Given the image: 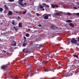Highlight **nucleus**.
Here are the masks:
<instances>
[{"instance_id":"obj_34","label":"nucleus","mask_w":79,"mask_h":79,"mask_svg":"<svg viewBox=\"0 0 79 79\" xmlns=\"http://www.w3.org/2000/svg\"><path fill=\"white\" fill-rule=\"evenodd\" d=\"M15 0H9V2H14Z\"/></svg>"},{"instance_id":"obj_6","label":"nucleus","mask_w":79,"mask_h":79,"mask_svg":"<svg viewBox=\"0 0 79 79\" xmlns=\"http://www.w3.org/2000/svg\"><path fill=\"white\" fill-rule=\"evenodd\" d=\"M35 46L34 47H35V48H37V49L38 48V49H39L40 47H42V45H39L36 44H35Z\"/></svg>"},{"instance_id":"obj_2","label":"nucleus","mask_w":79,"mask_h":79,"mask_svg":"<svg viewBox=\"0 0 79 79\" xmlns=\"http://www.w3.org/2000/svg\"><path fill=\"white\" fill-rule=\"evenodd\" d=\"M55 55V54H54L53 52H51V53H49L47 55L45 56V57L47 59H50V58H52L53 56H54Z\"/></svg>"},{"instance_id":"obj_49","label":"nucleus","mask_w":79,"mask_h":79,"mask_svg":"<svg viewBox=\"0 0 79 79\" xmlns=\"http://www.w3.org/2000/svg\"><path fill=\"white\" fill-rule=\"evenodd\" d=\"M77 45H79V44L78 43H77Z\"/></svg>"},{"instance_id":"obj_1","label":"nucleus","mask_w":79,"mask_h":79,"mask_svg":"<svg viewBox=\"0 0 79 79\" xmlns=\"http://www.w3.org/2000/svg\"><path fill=\"white\" fill-rule=\"evenodd\" d=\"M37 72L36 70L32 72H27L25 73V75H24V77L25 78L27 79V77L29 76L30 74H37Z\"/></svg>"},{"instance_id":"obj_53","label":"nucleus","mask_w":79,"mask_h":79,"mask_svg":"<svg viewBox=\"0 0 79 79\" xmlns=\"http://www.w3.org/2000/svg\"><path fill=\"white\" fill-rule=\"evenodd\" d=\"M78 5H79V3H77Z\"/></svg>"},{"instance_id":"obj_23","label":"nucleus","mask_w":79,"mask_h":79,"mask_svg":"<svg viewBox=\"0 0 79 79\" xmlns=\"http://www.w3.org/2000/svg\"><path fill=\"white\" fill-rule=\"evenodd\" d=\"M54 15L55 16H59L60 15V14H58L57 13H55L54 14Z\"/></svg>"},{"instance_id":"obj_16","label":"nucleus","mask_w":79,"mask_h":79,"mask_svg":"<svg viewBox=\"0 0 79 79\" xmlns=\"http://www.w3.org/2000/svg\"><path fill=\"white\" fill-rule=\"evenodd\" d=\"M43 5L45 6H46V7H47V8H49V5H47L46 4L44 3L43 4Z\"/></svg>"},{"instance_id":"obj_58","label":"nucleus","mask_w":79,"mask_h":79,"mask_svg":"<svg viewBox=\"0 0 79 79\" xmlns=\"http://www.w3.org/2000/svg\"><path fill=\"white\" fill-rule=\"evenodd\" d=\"M42 60H41V61H42Z\"/></svg>"},{"instance_id":"obj_36","label":"nucleus","mask_w":79,"mask_h":79,"mask_svg":"<svg viewBox=\"0 0 79 79\" xmlns=\"http://www.w3.org/2000/svg\"><path fill=\"white\" fill-rule=\"evenodd\" d=\"M38 26H39V27H42V25L41 24H39L38 25Z\"/></svg>"},{"instance_id":"obj_13","label":"nucleus","mask_w":79,"mask_h":79,"mask_svg":"<svg viewBox=\"0 0 79 79\" xmlns=\"http://www.w3.org/2000/svg\"><path fill=\"white\" fill-rule=\"evenodd\" d=\"M6 67L5 65H3L1 67V69H3V70H5L6 69Z\"/></svg>"},{"instance_id":"obj_17","label":"nucleus","mask_w":79,"mask_h":79,"mask_svg":"<svg viewBox=\"0 0 79 79\" xmlns=\"http://www.w3.org/2000/svg\"><path fill=\"white\" fill-rule=\"evenodd\" d=\"M19 27H23V26H22V23H19Z\"/></svg>"},{"instance_id":"obj_40","label":"nucleus","mask_w":79,"mask_h":79,"mask_svg":"<svg viewBox=\"0 0 79 79\" xmlns=\"http://www.w3.org/2000/svg\"><path fill=\"white\" fill-rule=\"evenodd\" d=\"M12 24H13V25H15V22H12Z\"/></svg>"},{"instance_id":"obj_63","label":"nucleus","mask_w":79,"mask_h":79,"mask_svg":"<svg viewBox=\"0 0 79 79\" xmlns=\"http://www.w3.org/2000/svg\"><path fill=\"white\" fill-rule=\"evenodd\" d=\"M78 8H79V7H78Z\"/></svg>"},{"instance_id":"obj_26","label":"nucleus","mask_w":79,"mask_h":79,"mask_svg":"<svg viewBox=\"0 0 79 79\" xmlns=\"http://www.w3.org/2000/svg\"><path fill=\"white\" fill-rule=\"evenodd\" d=\"M66 14V15H67V14L68 15H69V16H71V14L70 13L68 12Z\"/></svg>"},{"instance_id":"obj_60","label":"nucleus","mask_w":79,"mask_h":79,"mask_svg":"<svg viewBox=\"0 0 79 79\" xmlns=\"http://www.w3.org/2000/svg\"><path fill=\"white\" fill-rule=\"evenodd\" d=\"M33 5H34V3H33Z\"/></svg>"},{"instance_id":"obj_25","label":"nucleus","mask_w":79,"mask_h":79,"mask_svg":"<svg viewBox=\"0 0 79 79\" xmlns=\"http://www.w3.org/2000/svg\"><path fill=\"white\" fill-rule=\"evenodd\" d=\"M23 14L24 15H25L26 13V9L25 10V11H23Z\"/></svg>"},{"instance_id":"obj_10","label":"nucleus","mask_w":79,"mask_h":79,"mask_svg":"<svg viewBox=\"0 0 79 79\" xmlns=\"http://www.w3.org/2000/svg\"><path fill=\"white\" fill-rule=\"evenodd\" d=\"M43 17H44V19H48V15H44Z\"/></svg>"},{"instance_id":"obj_35","label":"nucleus","mask_w":79,"mask_h":79,"mask_svg":"<svg viewBox=\"0 0 79 79\" xmlns=\"http://www.w3.org/2000/svg\"><path fill=\"white\" fill-rule=\"evenodd\" d=\"M15 79H18V77H17V76H15Z\"/></svg>"},{"instance_id":"obj_18","label":"nucleus","mask_w":79,"mask_h":79,"mask_svg":"<svg viewBox=\"0 0 79 79\" xmlns=\"http://www.w3.org/2000/svg\"><path fill=\"white\" fill-rule=\"evenodd\" d=\"M13 15V13H12V11H9L8 15Z\"/></svg>"},{"instance_id":"obj_12","label":"nucleus","mask_w":79,"mask_h":79,"mask_svg":"<svg viewBox=\"0 0 79 79\" xmlns=\"http://www.w3.org/2000/svg\"><path fill=\"white\" fill-rule=\"evenodd\" d=\"M36 64L38 68H39V67H40V66L42 65V64L41 63H37V64Z\"/></svg>"},{"instance_id":"obj_37","label":"nucleus","mask_w":79,"mask_h":79,"mask_svg":"<svg viewBox=\"0 0 79 79\" xmlns=\"http://www.w3.org/2000/svg\"><path fill=\"white\" fill-rule=\"evenodd\" d=\"M5 8L6 10H8V7H5Z\"/></svg>"},{"instance_id":"obj_15","label":"nucleus","mask_w":79,"mask_h":79,"mask_svg":"<svg viewBox=\"0 0 79 79\" xmlns=\"http://www.w3.org/2000/svg\"><path fill=\"white\" fill-rule=\"evenodd\" d=\"M34 50H32V49H30L29 51H28V53H31V52H34Z\"/></svg>"},{"instance_id":"obj_39","label":"nucleus","mask_w":79,"mask_h":79,"mask_svg":"<svg viewBox=\"0 0 79 79\" xmlns=\"http://www.w3.org/2000/svg\"><path fill=\"white\" fill-rule=\"evenodd\" d=\"M76 14L77 16H79V13H77Z\"/></svg>"},{"instance_id":"obj_4","label":"nucleus","mask_w":79,"mask_h":79,"mask_svg":"<svg viewBox=\"0 0 79 79\" xmlns=\"http://www.w3.org/2000/svg\"><path fill=\"white\" fill-rule=\"evenodd\" d=\"M70 42L71 43L73 44H77V40L74 39V38H73L71 39Z\"/></svg>"},{"instance_id":"obj_22","label":"nucleus","mask_w":79,"mask_h":79,"mask_svg":"<svg viewBox=\"0 0 79 79\" xmlns=\"http://www.w3.org/2000/svg\"><path fill=\"white\" fill-rule=\"evenodd\" d=\"M66 23H71L72 22V21L70 20H66Z\"/></svg>"},{"instance_id":"obj_9","label":"nucleus","mask_w":79,"mask_h":79,"mask_svg":"<svg viewBox=\"0 0 79 79\" xmlns=\"http://www.w3.org/2000/svg\"><path fill=\"white\" fill-rule=\"evenodd\" d=\"M28 43H29V41H27L26 42V41H24L23 44V47H25L26 45H27Z\"/></svg>"},{"instance_id":"obj_46","label":"nucleus","mask_w":79,"mask_h":79,"mask_svg":"<svg viewBox=\"0 0 79 79\" xmlns=\"http://www.w3.org/2000/svg\"><path fill=\"white\" fill-rule=\"evenodd\" d=\"M4 6L5 7V8H6V7H7V6H6V5H4Z\"/></svg>"},{"instance_id":"obj_42","label":"nucleus","mask_w":79,"mask_h":79,"mask_svg":"<svg viewBox=\"0 0 79 79\" xmlns=\"http://www.w3.org/2000/svg\"><path fill=\"white\" fill-rule=\"evenodd\" d=\"M18 19H21V18H20V17L19 16L18 17Z\"/></svg>"},{"instance_id":"obj_54","label":"nucleus","mask_w":79,"mask_h":79,"mask_svg":"<svg viewBox=\"0 0 79 79\" xmlns=\"http://www.w3.org/2000/svg\"><path fill=\"white\" fill-rule=\"evenodd\" d=\"M55 51H53L52 52H55Z\"/></svg>"},{"instance_id":"obj_8","label":"nucleus","mask_w":79,"mask_h":79,"mask_svg":"<svg viewBox=\"0 0 79 79\" xmlns=\"http://www.w3.org/2000/svg\"><path fill=\"white\" fill-rule=\"evenodd\" d=\"M27 66L28 69L29 70H31V66H32V64H27Z\"/></svg>"},{"instance_id":"obj_3","label":"nucleus","mask_w":79,"mask_h":79,"mask_svg":"<svg viewBox=\"0 0 79 79\" xmlns=\"http://www.w3.org/2000/svg\"><path fill=\"white\" fill-rule=\"evenodd\" d=\"M24 0H19L18 1V3L19 5H20L22 7H23V6H24V5H26V3L25 2L23 4L22 3H23V2Z\"/></svg>"},{"instance_id":"obj_20","label":"nucleus","mask_w":79,"mask_h":79,"mask_svg":"<svg viewBox=\"0 0 79 79\" xmlns=\"http://www.w3.org/2000/svg\"><path fill=\"white\" fill-rule=\"evenodd\" d=\"M12 53H8L7 55V56L9 57V56H11L12 55Z\"/></svg>"},{"instance_id":"obj_44","label":"nucleus","mask_w":79,"mask_h":79,"mask_svg":"<svg viewBox=\"0 0 79 79\" xmlns=\"http://www.w3.org/2000/svg\"><path fill=\"white\" fill-rule=\"evenodd\" d=\"M44 10H45V9H44V8L42 9V11H44Z\"/></svg>"},{"instance_id":"obj_45","label":"nucleus","mask_w":79,"mask_h":79,"mask_svg":"<svg viewBox=\"0 0 79 79\" xmlns=\"http://www.w3.org/2000/svg\"><path fill=\"white\" fill-rule=\"evenodd\" d=\"M3 53H6V51H3Z\"/></svg>"},{"instance_id":"obj_62","label":"nucleus","mask_w":79,"mask_h":79,"mask_svg":"<svg viewBox=\"0 0 79 79\" xmlns=\"http://www.w3.org/2000/svg\"><path fill=\"white\" fill-rule=\"evenodd\" d=\"M60 12L61 13V12Z\"/></svg>"},{"instance_id":"obj_27","label":"nucleus","mask_w":79,"mask_h":79,"mask_svg":"<svg viewBox=\"0 0 79 79\" xmlns=\"http://www.w3.org/2000/svg\"><path fill=\"white\" fill-rule=\"evenodd\" d=\"M73 56H74V57H76V58H78V56L77 55H73Z\"/></svg>"},{"instance_id":"obj_52","label":"nucleus","mask_w":79,"mask_h":79,"mask_svg":"<svg viewBox=\"0 0 79 79\" xmlns=\"http://www.w3.org/2000/svg\"><path fill=\"white\" fill-rule=\"evenodd\" d=\"M78 41L79 42V38H78Z\"/></svg>"},{"instance_id":"obj_43","label":"nucleus","mask_w":79,"mask_h":79,"mask_svg":"<svg viewBox=\"0 0 79 79\" xmlns=\"http://www.w3.org/2000/svg\"><path fill=\"white\" fill-rule=\"evenodd\" d=\"M73 8H74V9H75V10L77 9V8H76V7H73Z\"/></svg>"},{"instance_id":"obj_55","label":"nucleus","mask_w":79,"mask_h":79,"mask_svg":"<svg viewBox=\"0 0 79 79\" xmlns=\"http://www.w3.org/2000/svg\"><path fill=\"white\" fill-rule=\"evenodd\" d=\"M30 1H31H31H32V0H30Z\"/></svg>"},{"instance_id":"obj_50","label":"nucleus","mask_w":79,"mask_h":79,"mask_svg":"<svg viewBox=\"0 0 79 79\" xmlns=\"http://www.w3.org/2000/svg\"><path fill=\"white\" fill-rule=\"evenodd\" d=\"M15 13H18V12L15 11Z\"/></svg>"},{"instance_id":"obj_38","label":"nucleus","mask_w":79,"mask_h":79,"mask_svg":"<svg viewBox=\"0 0 79 79\" xmlns=\"http://www.w3.org/2000/svg\"><path fill=\"white\" fill-rule=\"evenodd\" d=\"M36 15L37 16H39V14L38 13H36Z\"/></svg>"},{"instance_id":"obj_24","label":"nucleus","mask_w":79,"mask_h":79,"mask_svg":"<svg viewBox=\"0 0 79 79\" xmlns=\"http://www.w3.org/2000/svg\"><path fill=\"white\" fill-rule=\"evenodd\" d=\"M44 8V7L42 6V5H41L40 6V9H42L43 8Z\"/></svg>"},{"instance_id":"obj_19","label":"nucleus","mask_w":79,"mask_h":79,"mask_svg":"<svg viewBox=\"0 0 79 79\" xmlns=\"http://www.w3.org/2000/svg\"><path fill=\"white\" fill-rule=\"evenodd\" d=\"M57 28H58V27H57V26H53L52 27V29H57Z\"/></svg>"},{"instance_id":"obj_21","label":"nucleus","mask_w":79,"mask_h":79,"mask_svg":"<svg viewBox=\"0 0 79 79\" xmlns=\"http://www.w3.org/2000/svg\"><path fill=\"white\" fill-rule=\"evenodd\" d=\"M63 77H68V73H64V74L63 75Z\"/></svg>"},{"instance_id":"obj_33","label":"nucleus","mask_w":79,"mask_h":79,"mask_svg":"<svg viewBox=\"0 0 79 79\" xmlns=\"http://www.w3.org/2000/svg\"><path fill=\"white\" fill-rule=\"evenodd\" d=\"M23 38H24V39L25 40L24 41L26 42V37H25V36H24L23 37Z\"/></svg>"},{"instance_id":"obj_5","label":"nucleus","mask_w":79,"mask_h":79,"mask_svg":"<svg viewBox=\"0 0 79 79\" xmlns=\"http://www.w3.org/2000/svg\"><path fill=\"white\" fill-rule=\"evenodd\" d=\"M56 69V68H54L52 69H51V68H50L49 69H46L44 70L45 72H48V71H53V70H55Z\"/></svg>"},{"instance_id":"obj_47","label":"nucleus","mask_w":79,"mask_h":79,"mask_svg":"<svg viewBox=\"0 0 79 79\" xmlns=\"http://www.w3.org/2000/svg\"><path fill=\"white\" fill-rule=\"evenodd\" d=\"M2 24H3V23H0L1 25H2Z\"/></svg>"},{"instance_id":"obj_29","label":"nucleus","mask_w":79,"mask_h":79,"mask_svg":"<svg viewBox=\"0 0 79 79\" xmlns=\"http://www.w3.org/2000/svg\"><path fill=\"white\" fill-rule=\"evenodd\" d=\"M46 62H45L44 61H43L42 63V64H41L43 65V66H44V65L45 64V63H46Z\"/></svg>"},{"instance_id":"obj_32","label":"nucleus","mask_w":79,"mask_h":79,"mask_svg":"<svg viewBox=\"0 0 79 79\" xmlns=\"http://www.w3.org/2000/svg\"><path fill=\"white\" fill-rule=\"evenodd\" d=\"M3 11V8H2L1 7L0 8V11Z\"/></svg>"},{"instance_id":"obj_61","label":"nucleus","mask_w":79,"mask_h":79,"mask_svg":"<svg viewBox=\"0 0 79 79\" xmlns=\"http://www.w3.org/2000/svg\"><path fill=\"white\" fill-rule=\"evenodd\" d=\"M0 22H1V21H0Z\"/></svg>"},{"instance_id":"obj_51","label":"nucleus","mask_w":79,"mask_h":79,"mask_svg":"<svg viewBox=\"0 0 79 79\" xmlns=\"http://www.w3.org/2000/svg\"><path fill=\"white\" fill-rule=\"evenodd\" d=\"M12 22H14V21H15V20H12Z\"/></svg>"},{"instance_id":"obj_59","label":"nucleus","mask_w":79,"mask_h":79,"mask_svg":"<svg viewBox=\"0 0 79 79\" xmlns=\"http://www.w3.org/2000/svg\"><path fill=\"white\" fill-rule=\"evenodd\" d=\"M70 76H71V74H70Z\"/></svg>"},{"instance_id":"obj_28","label":"nucleus","mask_w":79,"mask_h":79,"mask_svg":"<svg viewBox=\"0 0 79 79\" xmlns=\"http://www.w3.org/2000/svg\"><path fill=\"white\" fill-rule=\"evenodd\" d=\"M26 36L27 37H29V34H26Z\"/></svg>"},{"instance_id":"obj_48","label":"nucleus","mask_w":79,"mask_h":79,"mask_svg":"<svg viewBox=\"0 0 79 79\" xmlns=\"http://www.w3.org/2000/svg\"><path fill=\"white\" fill-rule=\"evenodd\" d=\"M39 59V57H36V59H37V60H38V59H39Z\"/></svg>"},{"instance_id":"obj_41","label":"nucleus","mask_w":79,"mask_h":79,"mask_svg":"<svg viewBox=\"0 0 79 79\" xmlns=\"http://www.w3.org/2000/svg\"><path fill=\"white\" fill-rule=\"evenodd\" d=\"M25 50H26V48H24L23 49V52H24V51H25Z\"/></svg>"},{"instance_id":"obj_57","label":"nucleus","mask_w":79,"mask_h":79,"mask_svg":"<svg viewBox=\"0 0 79 79\" xmlns=\"http://www.w3.org/2000/svg\"><path fill=\"white\" fill-rule=\"evenodd\" d=\"M68 43H70V42H68Z\"/></svg>"},{"instance_id":"obj_56","label":"nucleus","mask_w":79,"mask_h":79,"mask_svg":"<svg viewBox=\"0 0 79 79\" xmlns=\"http://www.w3.org/2000/svg\"><path fill=\"white\" fill-rule=\"evenodd\" d=\"M1 41V39H0V42Z\"/></svg>"},{"instance_id":"obj_30","label":"nucleus","mask_w":79,"mask_h":79,"mask_svg":"<svg viewBox=\"0 0 79 79\" xmlns=\"http://www.w3.org/2000/svg\"><path fill=\"white\" fill-rule=\"evenodd\" d=\"M10 50H11V52H12V50L13 51V48L10 47V48H9Z\"/></svg>"},{"instance_id":"obj_14","label":"nucleus","mask_w":79,"mask_h":79,"mask_svg":"<svg viewBox=\"0 0 79 79\" xmlns=\"http://www.w3.org/2000/svg\"><path fill=\"white\" fill-rule=\"evenodd\" d=\"M69 25L70 26H71V27H74V24H73L72 23H69Z\"/></svg>"},{"instance_id":"obj_31","label":"nucleus","mask_w":79,"mask_h":79,"mask_svg":"<svg viewBox=\"0 0 79 79\" xmlns=\"http://www.w3.org/2000/svg\"><path fill=\"white\" fill-rule=\"evenodd\" d=\"M13 28H14V29H15V31H16V32H17V31H18V30H17V29H16V28L15 27H13Z\"/></svg>"},{"instance_id":"obj_11","label":"nucleus","mask_w":79,"mask_h":79,"mask_svg":"<svg viewBox=\"0 0 79 79\" xmlns=\"http://www.w3.org/2000/svg\"><path fill=\"white\" fill-rule=\"evenodd\" d=\"M16 43L15 41H13L11 45V46H16Z\"/></svg>"},{"instance_id":"obj_7","label":"nucleus","mask_w":79,"mask_h":79,"mask_svg":"<svg viewBox=\"0 0 79 79\" xmlns=\"http://www.w3.org/2000/svg\"><path fill=\"white\" fill-rule=\"evenodd\" d=\"M58 8L59 7V6H58V5H55V4H51V8Z\"/></svg>"}]
</instances>
